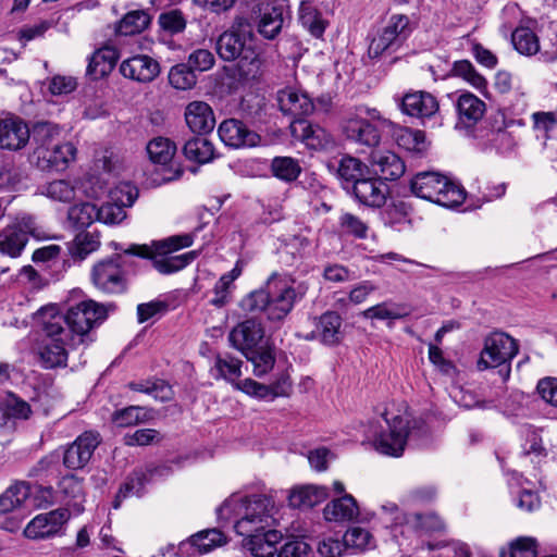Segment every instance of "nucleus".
Here are the masks:
<instances>
[{
	"mask_svg": "<svg viewBox=\"0 0 557 557\" xmlns=\"http://www.w3.org/2000/svg\"><path fill=\"white\" fill-rule=\"evenodd\" d=\"M108 317L104 305L88 299L61 313L55 306L39 309L36 319L46 336H61L70 348H76L91 342L90 331L100 325Z\"/></svg>",
	"mask_w": 557,
	"mask_h": 557,
	"instance_id": "obj_1",
	"label": "nucleus"
},
{
	"mask_svg": "<svg viewBox=\"0 0 557 557\" xmlns=\"http://www.w3.org/2000/svg\"><path fill=\"white\" fill-rule=\"evenodd\" d=\"M276 513L274 498L263 494L246 497L233 494L216 509L221 522L234 521V530L238 535H251L272 529Z\"/></svg>",
	"mask_w": 557,
	"mask_h": 557,
	"instance_id": "obj_2",
	"label": "nucleus"
},
{
	"mask_svg": "<svg viewBox=\"0 0 557 557\" xmlns=\"http://www.w3.org/2000/svg\"><path fill=\"white\" fill-rule=\"evenodd\" d=\"M308 287L286 276L273 273L267 281L265 288L253 290L244 297L240 307L246 312L264 311L270 321H282L301 300Z\"/></svg>",
	"mask_w": 557,
	"mask_h": 557,
	"instance_id": "obj_3",
	"label": "nucleus"
},
{
	"mask_svg": "<svg viewBox=\"0 0 557 557\" xmlns=\"http://www.w3.org/2000/svg\"><path fill=\"white\" fill-rule=\"evenodd\" d=\"M253 28L248 18L235 17L232 26L216 40V52L224 61L237 60L242 77L256 78L260 74L262 60L253 47Z\"/></svg>",
	"mask_w": 557,
	"mask_h": 557,
	"instance_id": "obj_4",
	"label": "nucleus"
},
{
	"mask_svg": "<svg viewBox=\"0 0 557 557\" xmlns=\"http://www.w3.org/2000/svg\"><path fill=\"white\" fill-rule=\"evenodd\" d=\"M193 243L191 234H181L153 242L151 246L133 244L125 249L124 253L151 259L153 268L159 273L172 274L183 270L198 257L197 251L171 256L182 248L190 247Z\"/></svg>",
	"mask_w": 557,
	"mask_h": 557,
	"instance_id": "obj_5",
	"label": "nucleus"
},
{
	"mask_svg": "<svg viewBox=\"0 0 557 557\" xmlns=\"http://www.w3.org/2000/svg\"><path fill=\"white\" fill-rule=\"evenodd\" d=\"M426 433L424 420H383L372 438L373 448L381 455L400 457L408 438Z\"/></svg>",
	"mask_w": 557,
	"mask_h": 557,
	"instance_id": "obj_6",
	"label": "nucleus"
},
{
	"mask_svg": "<svg viewBox=\"0 0 557 557\" xmlns=\"http://www.w3.org/2000/svg\"><path fill=\"white\" fill-rule=\"evenodd\" d=\"M410 188L417 197L447 208L461 205L466 198V191L459 184L436 172L418 173Z\"/></svg>",
	"mask_w": 557,
	"mask_h": 557,
	"instance_id": "obj_7",
	"label": "nucleus"
},
{
	"mask_svg": "<svg viewBox=\"0 0 557 557\" xmlns=\"http://www.w3.org/2000/svg\"><path fill=\"white\" fill-rule=\"evenodd\" d=\"M124 255H114L96 263L90 273L94 286L106 294H122L126 290L127 280Z\"/></svg>",
	"mask_w": 557,
	"mask_h": 557,
	"instance_id": "obj_8",
	"label": "nucleus"
},
{
	"mask_svg": "<svg viewBox=\"0 0 557 557\" xmlns=\"http://www.w3.org/2000/svg\"><path fill=\"white\" fill-rule=\"evenodd\" d=\"M519 347L511 336L504 332H493L484 339V346L476 362L480 371L510 362Z\"/></svg>",
	"mask_w": 557,
	"mask_h": 557,
	"instance_id": "obj_9",
	"label": "nucleus"
},
{
	"mask_svg": "<svg viewBox=\"0 0 557 557\" xmlns=\"http://www.w3.org/2000/svg\"><path fill=\"white\" fill-rule=\"evenodd\" d=\"M138 191L129 184H121L111 193L112 201L97 208V219L107 225H115L126 218L125 208L133 206Z\"/></svg>",
	"mask_w": 557,
	"mask_h": 557,
	"instance_id": "obj_10",
	"label": "nucleus"
},
{
	"mask_svg": "<svg viewBox=\"0 0 557 557\" xmlns=\"http://www.w3.org/2000/svg\"><path fill=\"white\" fill-rule=\"evenodd\" d=\"M226 540L224 534L218 529H209L200 531L191 535L188 540L178 544L175 549L174 546H169L163 555L172 553L173 556L178 557H195L207 554L212 549L225 544Z\"/></svg>",
	"mask_w": 557,
	"mask_h": 557,
	"instance_id": "obj_11",
	"label": "nucleus"
},
{
	"mask_svg": "<svg viewBox=\"0 0 557 557\" xmlns=\"http://www.w3.org/2000/svg\"><path fill=\"white\" fill-rule=\"evenodd\" d=\"M342 134L351 144L364 148H375L381 143V133L367 117L350 115L342 122Z\"/></svg>",
	"mask_w": 557,
	"mask_h": 557,
	"instance_id": "obj_12",
	"label": "nucleus"
},
{
	"mask_svg": "<svg viewBox=\"0 0 557 557\" xmlns=\"http://www.w3.org/2000/svg\"><path fill=\"white\" fill-rule=\"evenodd\" d=\"M169 471L170 468L166 466L148 467L145 471H143V469L134 470L120 486L113 500V508L119 509L125 498L131 496L140 497L145 492V486L150 483L153 478L168 475Z\"/></svg>",
	"mask_w": 557,
	"mask_h": 557,
	"instance_id": "obj_13",
	"label": "nucleus"
},
{
	"mask_svg": "<svg viewBox=\"0 0 557 557\" xmlns=\"http://www.w3.org/2000/svg\"><path fill=\"white\" fill-rule=\"evenodd\" d=\"M70 519L67 509L59 508L46 513L37 515L24 529V535L30 540H40L54 536Z\"/></svg>",
	"mask_w": 557,
	"mask_h": 557,
	"instance_id": "obj_14",
	"label": "nucleus"
},
{
	"mask_svg": "<svg viewBox=\"0 0 557 557\" xmlns=\"http://www.w3.org/2000/svg\"><path fill=\"white\" fill-rule=\"evenodd\" d=\"M409 23L407 15L396 14L391 16L386 26L372 39L369 53L379 57L399 39H405L410 33Z\"/></svg>",
	"mask_w": 557,
	"mask_h": 557,
	"instance_id": "obj_15",
	"label": "nucleus"
},
{
	"mask_svg": "<svg viewBox=\"0 0 557 557\" xmlns=\"http://www.w3.org/2000/svg\"><path fill=\"white\" fill-rule=\"evenodd\" d=\"M99 444V433L84 432L65 449L63 455L64 466L71 470L83 469L90 461Z\"/></svg>",
	"mask_w": 557,
	"mask_h": 557,
	"instance_id": "obj_16",
	"label": "nucleus"
},
{
	"mask_svg": "<svg viewBox=\"0 0 557 557\" xmlns=\"http://www.w3.org/2000/svg\"><path fill=\"white\" fill-rule=\"evenodd\" d=\"M264 337V330L260 321L247 319L236 326L228 334L231 345L245 356H249L256 349H260V344Z\"/></svg>",
	"mask_w": 557,
	"mask_h": 557,
	"instance_id": "obj_17",
	"label": "nucleus"
},
{
	"mask_svg": "<svg viewBox=\"0 0 557 557\" xmlns=\"http://www.w3.org/2000/svg\"><path fill=\"white\" fill-rule=\"evenodd\" d=\"M76 148L70 141H57L48 148H35L34 158L37 166L41 170L62 171L67 168L70 162L74 161Z\"/></svg>",
	"mask_w": 557,
	"mask_h": 557,
	"instance_id": "obj_18",
	"label": "nucleus"
},
{
	"mask_svg": "<svg viewBox=\"0 0 557 557\" xmlns=\"http://www.w3.org/2000/svg\"><path fill=\"white\" fill-rule=\"evenodd\" d=\"M511 42L520 54L527 57L539 54V60L545 63L557 60V47L552 45L550 49H542L537 35L530 27L518 26L511 34Z\"/></svg>",
	"mask_w": 557,
	"mask_h": 557,
	"instance_id": "obj_19",
	"label": "nucleus"
},
{
	"mask_svg": "<svg viewBox=\"0 0 557 557\" xmlns=\"http://www.w3.org/2000/svg\"><path fill=\"white\" fill-rule=\"evenodd\" d=\"M30 139L26 122L15 115L0 119V148L11 151L23 149Z\"/></svg>",
	"mask_w": 557,
	"mask_h": 557,
	"instance_id": "obj_20",
	"label": "nucleus"
},
{
	"mask_svg": "<svg viewBox=\"0 0 557 557\" xmlns=\"http://www.w3.org/2000/svg\"><path fill=\"white\" fill-rule=\"evenodd\" d=\"M289 128L293 138L300 140L310 149H327L334 145L333 137L330 133L319 125L310 124L305 119L292 121Z\"/></svg>",
	"mask_w": 557,
	"mask_h": 557,
	"instance_id": "obj_21",
	"label": "nucleus"
},
{
	"mask_svg": "<svg viewBox=\"0 0 557 557\" xmlns=\"http://www.w3.org/2000/svg\"><path fill=\"white\" fill-rule=\"evenodd\" d=\"M289 128L293 138L300 140L310 149H327L334 145L333 137L330 133L319 125L310 124L305 119L292 121Z\"/></svg>",
	"mask_w": 557,
	"mask_h": 557,
	"instance_id": "obj_22",
	"label": "nucleus"
},
{
	"mask_svg": "<svg viewBox=\"0 0 557 557\" xmlns=\"http://www.w3.org/2000/svg\"><path fill=\"white\" fill-rule=\"evenodd\" d=\"M218 134L220 139L232 148L255 147L260 143V136L236 119L223 121L219 125Z\"/></svg>",
	"mask_w": 557,
	"mask_h": 557,
	"instance_id": "obj_23",
	"label": "nucleus"
},
{
	"mask_svg": "<svg viewBox=\"0 0 557 557\" xmlns=\"http://www.w3.org/2000/svg\"><path fill=\"white\" fill-rule=\"evenodd\" d=\"M348 193L361 205L381 208L386 202L388 187L382 180L367 175L363 180L357 182Z\"/></svg>",
	"mask_w": 557,
	"mask_h": 557,
	"instance_id": "obj_24",
	"label": "nucleus"
},
{
	"mask_svg": "<svg viewBox=\"0 0 557 557\" xmlns=\"http://www.w3.org/2000/svg\"><path fill=\"white\" fill-rule=\"evenodd\" d=\"M277 102L281 111L296 119L309 115L314 104L309 95L300 89L287 87L277 92Z\"/></svg>",
	"mask_w": 557,
	"mask_h": 557,
	"instance_id": "obj_25",
	"label": "nucleus"
},
{
	"mask_svg": "<svg viewBox=\"0 0 557 557\" xmlns=\"http://www.w3.org/2000/svg\"><path fill=\"white\" fill-rule=\"evenodd\" d=\"M184 119L188 128L198 135L209 134L215 126L212 108L201 100L191 101L185 107Z\"/></svg>",
	"mask_w": 557,
	"mask_h": 557,
	"instance_id": "obj_26",
	"label": "nucleus"
},
{
	"mask_svg": "<svg viewBox=\"0 0 557 557\" xmlns=\"http://www.w3.org/2000/svg\"><path fill=\"white\" fill-rule=\"evenodd\" d=\"M124 77L140 83L153 81L160 73L159 63L149 55L139 54L124 60L120 66Z\"/></svg>",
	"mask_w": 557,
	"mask_h": 557,
	"instance_id": "obj_27",
	"label": "nucleus"
},
{
	"mask_svg": "<svg viewBox=\"0 0 557 557\" xmlns=\"http://www.w3.org/2000/svg\"><path fill=\"white\" fill-rule=\"evenodd\" d=\"M456 109L458 112L456 127L469 129L483 117L486 106L475 95L463 92L457 99Z\"/></svg>",
	"mask_w": 557,
	"mask_h": 557,
	"instance_id": "obj_28",
	"label": "nucleus"
},
{
	"mask_svg": "<svg viewBox=\"0 0 557 557\" xmlns=\"http://www.w3.org/2000/svg\"><path fill=\"white\" fill-rule=\"evenodd\" d=\"M403 112L414 117H431L438 111L436 98L426 91H413L404 96Z\"/></svg>",
	"mask_w": 557,
	"mask_h": 557,
	"instance_id": "obj_29",
	"label": "nucleus"
},
{
	"mask_svg": "<svg viewBox=\"0 0 557 557\" xmlns=\"http://www.w3.org/2000/svg\"><path fill=\"white\" fill-rule=\"evenodd\" d=\"M370 163L383 180L394 181L405 173L404 161L392 151H372Z\"/></svg>",
	"mask_w": 557,
	"mask_h": 557,
	"instance_id": "obj_30",
	"label": "nucleus"
},
{
	"mask_svg": "<svg viewBox=\"0 0 557 557\" xmlns=\"http://www.w3.org/2000/svg\"><path fill=\"white\" fill-rule=\"evenodd\" d=\"M238 387L247 395L272 400L278 396H287L290 392L292 385L288 377L283 376L270 386L260 384L251 379H246L238 385Z\"/></svg>",
	"mask_w": 557,
	"mask_h": 557,
	"instance_id": "obj_31",
	"label": "nucleus"
},
{
	"mask_svg": "<svg viewBox=\"0 0 557 557\" xmlns=\"http://www.w3.org/2000/svg\"><path fill=\"white\" fill-rule=\"evenodd\" d=\"M249 537L247 546L255 557H273L277 553L276 545L282 541V533L274 529L255 532Z\"/></svg>",
	"mask_w": 557,
	"mask_h": 557,
	"instance_id": "obj_32",
	"label": "nucleus"
},
{
	"mask_svg": "<svg viewBox=\"0 0 557 557\" xmlns=\"http://www.w3.org/2000/svg\"><path fill=\"white\" fill-rule=\"evenodd\" d=\"M48 342L39 350V358L42 367L53 369L65 367L67 361L69 345L64 343L61 336H47Z\"/></svg>",
	"mask_w": 557,
	"mask_h": 557,
	"instance_id": "obj_33",
	"label": "nucleus"
},
{
	"mask_svg": "<svg viewBox=\"0 0 557 557\" xmlns=\"http://www.w3.org/2000/svg\"><path fill=\"white\" fill-rule=\"evenodd\" d=\"M327 497V488L318 485H305L295 487L288 496V504L293 508L309 509L312 508Z\"/></svg>",
	"mask_w": 557,
	"mask_h": 557,
	"instance_id": "obj_34",
	"label": "nucleus"
},
{
	"mask_svg": "<svg viewBox=\"0 0 557 557\" xmlns=\"http://www.w3.org/2000/svg\"><path fill=\"white\" fill-rule=\"evenodd\" d=\"M369 173L368 165L358 158L344 156L338 162L337 176L347 191L350 190L357 182L369 175Z\"/></svg>",
	"mask_w": 557,
	"mask_h": 557,
	"instance_id": "obj_35",
	"label": "nucleus"
},
{
	"mask_svg": "<svg viewBox=\"0 0 557 557\" xmlns=\"http://www.w3.org/2000/svg\"><path fill=\"white\" fill-rule=\"evenodd\" d=\"M117 51L113 47H102L96 50L89 59L87 74L99 79L111 73L117 61Z\"/></svg>",
	"mask_w": 557,
	"mask_h": 557,
	"instance_id": "obj_36",
	"label": "nucleus"
},
{
	"mask_svg": "<svg viewBox=\"0 0 557 557\" xmlns=\"http://www.w3.org/2000/svg\"><path fill=\"white\" fill-rule=\"evenodd\" d=\"M323 515L327 521H350L358 517L359 509L355 498L346 494L327 504L323 509Z\"/></svg>",
	"mask_w": 557,
	"mask_h": 557,
	"instance_id": "obj_37",
	"label": "nucleus"
},
{
	"mask_svg": "<svg viewBox=\"0 0 557 557\" xmlns=\"http://www.w3.org/2000/svg\"><path fill=\"white\" fill-rule=\"evenodd\" d=\"M28 237L21 227L8 225L0 231V253L17 258L24 250Z\"/></svg>",
	"mask_w": 557,
	"mask_h": 557,
	"instance_id": "obj_38",
	"label": "nucleus"
},
{
	"mask_svg": "<svg viewBox=\"0 0 557 557\" xmlns=\"http://www.w3.org/2000/svg\"><path fill=\"white\" fill-rule=\"evenodd\" d=\"M81 191L77 180H55L41 187V194L53 201L71 202L78 197Z\"/></svg>",
	"mask_w": 557,
	"mask_h": 557,
	"instance_id": "obj_39",
	"label": "nucleus"
},
{
	"mask_svg": "<svg viewBox=\"0 0 557 557\" xmlns=\"http://www.w3.org/2000/svg\"><path fill=\"white\" fill-rule=\"evenodd\" d=\"M342 318L334 311L323 313L315 326V336L326 345H335L341 339Z\"/></svg>",
	"mask_w": 557,
	"mask_h": 557,
	"instance_id": "obj_40",
	"label": "nucleus"
},
{
	"mask_svg": "<svg viewBox=\"0 0 557 557\" xmlns=\"http://www.w3.org/2000/svg\"><path fill=\"white\" fill-rule=\"evenodd\" d=\"M284 22V8L273 5L261 14L258 22V33L263 38L272 40L281 33Z\"/></svg>",
	"mask_w": 557,
	"mask_h": 557,
	"instance_id": "obj_41",
	"label": "nucleus"
},
{
	"mask_svg": "<svg viewBox=\"0 0 557 557\" xmlns=\"http://www.w3.org/2000/svg\"><path fill=\"white\" fill-rule=\"evenodd\" d=\"M183 153L189 161L203 164L213 160L214 146L205 137H193L185 143Z\"/></svg>",
	"mask_w": 557,
	"mask_h": 557,
	"instance_id": "obj_42",
	"label": "nucleus"
},
{
	"mask_svg": "<svg viewBox=\"0 0 557 557\" xmlns=\"http://www.w3.org/2000/svg\"><path fill=\"white\" fill-rule=\"evenodd\" d=\"M299 20L301 25L317 38L322 37L327 25L322 14L309 1H302L300 3Z\"/></svg>",
	"mask_w": 557,
	"mask_h": 557,
	"instance_id": "obj_43",
	"label": "nucleus"
},
{
	"mask_svg": "<svg viewBox=\"0 0 557 557\" xmlns=\"http://www.w3.org/2000/svg\"><path fill=\"white\" fill-rule=\"evenodd\" d=\"M29 495L30 488L27 483L21 482L11 485L0 496V512L7 513L22 507L27 503Z\"/></svg>",
	"mask_w": 557,
	"mask_h": 557,
	"instance_id": "obj_44",
	"label": "nucleus"
},
{
	"mask_svg": "<svg viewBox=\"0 0 557 557\" xmlns=\"http://www.w3.org/2000/svg\"><path fill=\"white\" fill-rule=\"evenodd\" d=\"M150 15L144 10L127 12L116 25V33L121 36H133L144 32L150 24Z\"/></svg>",
	"mask_w": 557,
	"mask_h": 557,
	"instance_id": "obj_45",
	"label": "nucleus"
},
{
	"mask_svg": "<svg viewBox=\"0 0 557 557\" xmlns=\"http://www.w3.org/2000/svg\"><path fill=\"white\" fill-rule=\"evenodd\" d=\"M176 152L175 144L165 137H156L147 145L149 159L157 164H168Z\"/></svg>",
	"mask_w": 557,
	"mask_h": 557,
	"instance_id": "obj_46",
	"label": "nucleus"
},
{
	"mask_svg": "<svg viewBox=\"0 0 557 557\" xmlns=\"http://www.w3.org/2000/svg\"><path fill=\"white\" fill-rule=\"evenodd\" d=\"M396 141L399 147L418 154L424 153L429 147L424 132L407 127L399 128Z\"/></svg>",
	"mask_w": 557,
	"mask_h": 557,
	"instance_id": "obj_47",
	"label": "nucleus"
},
{
	"mask_svg": "<svg viewBox=\"0 0 557 557\" xmlns=\"http://www.w3.org/2000/svg\"><path fill=\"white\" fill-rule=\"evenodd\" d=\"M409 314L406 306L385 301L372 306L362 312L366 319L398 320Z\"/></svg>",
	"mask_w": 557,
	"mask_h": 557,
	"instance_id": "obj_48",
	"label": "nucleus"
},
{
	"mask_svg": "<svg viewBox=\"0 0 557 557\" xmlns=\"http://www.w3.org/2000/svg\"><path fill=\"white\" fill-rule=\"evenodd\" d=\"M272 174L284 182H293L298 178L301 168L292 157H275L271 162Z\"/></svg>",
	"mask_w": 557,
	"mask_h": 557,
	"instance_id": "obj_49",
	"label": "nucleus"
},
{
	"mask_svg": "<svg viewBox=\"0 0 557 557\" xmlns=\"http://www.w3.org/2000/svg\"><path fill=\"white\" fill-rule=\"evenodd\" d=\"M67 219L77 228L88 227L95 221H98L97 207L90 202L72 206L69 209Z\"/></svg>",
	"mask_w": 557,
	"mask_h": 557,
	"instance_id": "obj_50",
	"label": "nucleus"
},
{
	"mask_svg": "<svg viewBox=\"0 0 557 557\" xmlns=\"http://www.w3.org/2000/svg\"><path fill=\"white\" fill-rule=\"evenodd\" d=\"M129 387L133 391L145 393L160 401H166L173 397L171 385L163 380L148 381L146 383H131Z\"/></svg>",
	"mask_w": 557,
	"mask_h": 557,
	"instance_id": "obj_51",
	"label": "nucleus"
},
{
	"mask_svg": "<svg viewBox=\"0 0 557 557\" xmlns=\"http://www.w3.org/2000/svg\"><path fill=\"white\" fill-rule=\"evenodd\" d=\"M537 547L535 537L520 536L509 544L508 549L502 553V557H537Z\"/></svg>",
	"mask_w": 557,
	"mask_h": 557,
	"instance_id": "obj_52",
	"label": "nucleus"
},
{
	"mask_svg": "<svg viewBox=\"0 0 557 557\" xmlns=\"http://www.w3.org/2000/svg\"><path fill=\"white\" fill-rule=\"evenodd\" d=\"M455 76L463 78L475 89L482 91L486 88V79L476 72L472 63L468 60L456 61L453 67Z\"/></svg>",
	"mask_w": 557,
	"mask_h": 557,
	"instance_id": "obj_53",
	"label": "nucleus"
},
{
	"mask_svg": "<svg viewBox=\"0 0 557 557\" xmlns=\"http://www.w3.org/2000/svg\"><path fill=\"white\" fill-rule=\"evenodd\" d=\"M197 78L190 66L186 64L174 65L169 72V83L180 90H187L196 85Z\"/></svg>",
	"mask_w": 557,
	"mask_h": 557,
	"instance_id": "obj_54",
	"label": "nucleus"
},
{
	"mask_svg": "<svg viewBox=\"0 0 557 557\" xmlns=\"http://www.w3.org/2000/svg\"><path fill=\"white\" fill-rule=\"evenodd\" d=\"M59 129L57 126L41 122L34 125L33 131L30 132V137L33 138V143L36 145L35 148H50L53 146L58 138Z\"/></svg>",
	"mask_w": 557,
	"mask_h": 557,
	"instance_id": "obj_55",
	"label": "nucleus"
},
{
	"mask_svg": "<svg viewBox=\"0 0 557 557\" xmlns=\"http://www.w3.org/2000/svg\"><path fill=\"white\" fill-rule=\"evenodd\" d=\"M4 418H28L30 406L13 393H8L0 401Z\"/></svg>",
	"mask_w": 557,
	"mask_h": 557,
	"instance_id": "obj_56",
	"label": "nucleus"
},
{
	"mask_svg": "<svg viewBox=\"0 0 557 557\" xmlns=\"http://www.w3.org/2000/svg\"><path fill=\"white\" fill-rule=\"evenodd\" d=\"M161 29L170 35H176L186 28L187 21L184 14L176 9L163 12L158 17Z\"/></svg>",
	"mask_w": 557,
	"mask_h": 557,
	"instance_id": "obj_57",
	"label": "nucleus"
},
{
	"mask_svg": "<svg viewBox=\"0 0 557 557\" xmlns=\"http://www.w3.org/2000/svg\"><path fill=\"white\" fill-rule=\"evenodd\" d=\"M338 224L341 231L346 235H351L361 239L366 238L368 235V224L350 212L343 213L339 216Z\"/></svg>",
	"mask_w": 557,
	"mask_h": 557,
	"instance_id": "obj_58",
	"label": "nucleus"
},
{
	"mask_svg": "<svg viewBox=\"0 0 557 557\" xmlns=\"http://www.w3.org/2000/svg\"><path fill=\"white\" fill-rule=\"evenodd\" d=\"M253 366V373L257 376H262L272 370L275 359L269 350L256 349L249 356H245Z\"/></svg>",
	"mask_w": 557,
	"mask_h": 557,
	"instance_id": "obj_59",
	"label": "nucleus"
},
{
	"mask_svg": "<svg viewBox=\"0 0 557 557\" xmlns=\"http://www.w3.org/2000/svg\"><path fill=\"white\" fill-rule=\"evenodd\" d=\"M344 542L346 548L352 547L357 549H366L372 544V535L366 529L354 527L345 533Z\"/></svg>",
	"mask_w": 557,
	"mask_h": 557,
	"instance_id": "obj_60",
	"label": "nucleus"
},
{
	"mask_svg": "<svg viewBox=\"0 0 557 557\" xmlns=\"http://www.w3.org/2000/svg\"><path fill=\"white\" fill-rule=\"evenodd\" d=\"M240 367L242 361L231 356L218 357L215 360V369L228 381H235L240 376Z\"/></svg>",
	"mask_w": 557,
	"mask_h": 557,
	"instance_id": "obj_61",
	"label": "nucleus"
},
{
	"mask_svg": "<svg viewBox=\"0 0 557 557\" xmlns=\"http://www.w3.org/2000/svg\"><path fill=\"white\" fill-rule=\"evenodd\" d=\"M99 247V240L96 236L84 233L78 234L71 247V251L73 256L78 257L79 259L86 258L87 255L95 251Z\"/></svg>",
	"mask_w": 557,
	"mask_h": 557,
	"instance_id": "obj_62",
	"label": "nucleus"
},
{
	"mask_svg": "<svg viewBox=\"0 0 557 557\" xmlns=\"http://www.w3.org/2000/svg\"><path fill=\"white\" fill-rule=\"evenodd\" d=\"M160 441V434L152 429H139L124 435V443L127 446H144Z\"/></svg>",
	"mask_w": 557,
	"mask_h": 557,
	"instance_id": "obj_63",
	"label": "nucleus"
},
{
	"mask_svg": "<svg viewBox=\"0 0 557 557\" xmlns=\"http://www.w3.org/2000/svg\"><path fill=\"white\" fill-rule=\"evenodd\" d=\"M536 392L547 405L557 408V377H543L537 382Z\"/></svg>",
	"mask_w": 557,
	"mask_h": 557,
	"instance_id": "obj_64",
	"label": "nucleus"
}]
</instances>
